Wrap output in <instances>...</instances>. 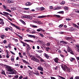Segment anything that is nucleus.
<instances>
[{
  "instance_id": "nucleus-1",
  "label": "nucleus",
  "mask_w": 79,
  "mask_h": 79,
  "mask_svg": "<svg viewBox=\"0 0 79 79\" xmlns=\"http://www.w3.org/2000/svg\"><path fill=\"white\" fill-rule=\"evenodd\" d=\"M20 42L21 43H22V44H23V47H26V45H27V49H29V50H31V47H30V46H29V44H27L26 43H24L23 41H20Z\"/></svg>"
},
{
  "instance_id": "nucleus-2",
  "label": "nucleus",
  "mask_w": 79,
  "mask_h": 79,
  "mask_svg": "<svg viewBox=\"0 0 79 79\" xmlns=\"http://www.w3.org/2000/svg\"><path fill=\"white\" fill-rule=\"evenodd\" d=\"M31 60H32V61H33L35 62H36V63H39L40 61L35 56H33L31 58Z\"/></svg>"
},
{
  "instance_id": "nucleus-3",
  "label": "nucleus",
  "mask_w": 79,
  "mask_h": 79,
  "mask_svg": "<svg viewBox=\"0 0 79 79\" xmlns=\"http://www.w3.org/2000/svg\"><path fill=\"white\" fill-rule=\"evenodd\" d=\"M6 71H8L9 72H13V69H11L10 66H8L7 65L6 67Z\"/></svg>"
},
{
  "instance_id": "nucleus-4",
  "label": "nucleus",
  "mask_w": 79,
  "mask_h": 79,
  "mask_svg": "<svg viewBox=\"0 0 79 79\" xmlns=\"http://www.w3.org/2000/svg\"><path fill=\"white\" fill-rule=\"evenodd\" d=\"M61 66V68L65 72L66 71V69L67 68V66L66 65H64V66L63 65H60Z\"/></svg>"
},
{
  "instance_id": "nucleus-5",
  "label": "nucleus",
  "mask_w": 79,
  "mask_h": 79,
  "mask_svg": "<svg viewBox=\"0 0 79 79\" xmlns=\"http://www.w3.org/2000/svg\"><path fill=\"white\" fill-rule=\"evenodd\" d=\"M23 18H27V19H29L30 20L32 19V17L28 15L23 16Z\"/></svg>"
},
{
  "instance_id": "nucleus-6",
  "label": "nucleus",
  "mask_w": 79,
  "mask_h": 79,
  "mask_svg": "<svg viewBox=\"0 0 79 79\" xmlns=\"http://www.w3.org/2000/svg\"><path fill=\"white\" fill-rule=\"evenodd\" d=\"M10 24H11V25L12 26H13L14 27H15L16 29H19V30H21V29L20 28H19V27L17 26L16 25H15L14 24H13L12 23H11Z\"/></svg>"
},
{
  "instance_id": "nucleus-7",
  "label": "nucleus",
  "mask_w": 79,
  "mask_h": 79,
  "mask_svg": "<svg viewBox=\"0 0 79 79\" xmlns=\"http://www.w3.org/2000/svg\"><path fill=\"white\" fill-rule=\"evenodd\" d=\"M48 16H50L49 15H48L47 16L46 15H42L41 16H39L38 17V18H46Z\"/></svg>"
},
{
  "instance_id": "nucleus-8",
  "label": "nucleus",
  "mask_w": 79,
  "mask_h": 79,
  "mask_svg": "<svg viewBox=\"0 0 79 79\" xmlns=\"http://www.w3.org/2000/svg\"><path fill=\"white\" fill-rule=\"evenodd\" d=\"M27 35L29 37H31V38H34L35 39V36L34 35L27 34Z\"/></svg>"
},
{
  "instance_id": "nucleus-9",
  "label": "nucleus",
  "mask_w": 79,
  "mask_h": 79,
  "mask_svg": "<svg viewBox=\"0 0 79 79\" xmlns=\"http://www.w3.org/2000/svg\"><path fill=\"white\" fill-rule=\"evenodd\" d=\"M65 72H68V73H70V72H71V69H70L69 68L67 67V69H66Z\"/></svg>"
},
{
  "instance_id": "nucleus-10",
  "label": "nucleus",
  "mask_w": 79,
  "mask_h": 79,
  "mask_svg": "<svg viewBox=\"0 0 79 79\" xmlns=\"http://www.w3.org/2000/svg\"><path fill=\"white\" fill-rule=\"evenodd\" d=\"M67 51L68 52H70L71 51H72V49H71V48L69 46H68V48H67Z\"/></svg>"
},
{
  "instance_id": "nucleus-11",
  "label": "nucleus",
  "mask_w": 79,
  "mask_h": 79,
  "mask_svg": "<svg viewBox=\"0 0 79 79\" xmlns=\"http://www.w3.org/2000/svg\"><path fill=\"white\" fill-rule=\"evenodd\" d=\"M37 69H38V70H40V71H44V69L43 68L40 66L38 67L37 68Z\"/></svg>"
},
{
  "instance_id": "nucleus-12",
  "label": "nucleus",
  "mask_w": 79,
  "mask_h": 79,
  "mask_svg": "<svg viewBox=\"0 0 79 79\" xmlns=\"http://www.w3.org/2000/svg\"><path fill=\"white\" fill-rule=\"evenodd\" d=\"M22 60H23V63H25V64H28L29 65L30 64H29L28 62H27L26 61V60H24L23 59H22Z\"/></svg>"
},
{
  "instance_id": "nucleus-13",
  "label": "nucleus",
  "mask_w": 79,
  "mask_h": 79,
  "mask_svg": "<svg viewBox=\"0 0 79 79\" xmlns=\"http://www.w3.org/2000/svg\"><path fill=\"white\" fill-rule=\"evenodd\" d=\"M36 31L38 32H40V31L42 32H45V30L42 29V28H39V29H38L36 30Z\"/></svg>"
},
{
  "instance_id": "nucleus-14",
  "label": "nucleus",
  "mask_w": 79,
  "mask_h": 79,
  "mask_svg": "<svg viewBox=\"0 0 79 79\" xmlns=\"http://www.w3.org/2000/svg\"><path fill=\"white\" fill-rule=\"evenodd\" d=\"M54 60L55 63H58V60H59L58 59V58L56 57V58L54 59Z\"/></svg>"
},
{
  "instance_id": "nucleus-15",
  "label": "nucleus",
  "mask_w": 79,
  "mask_h": 79,
  "mask_svg": "<svg viewBox=\"0 0 79 79\" xmlns=\"http://www.w3.org/2000/svg\"><path fill=\"white\" fill-rule=\"evenodd\" d=\"M44 55L45 57L47 59H48V58H49V57H50V56L48 55V54H47L46 53H44Z\"/></svg>"
},
{
  "instance_id": "nucleus-16",
  "label": "nucleus",
  "mask_w": 79,
  "mask_h": 79,
  "mask_svg": "<svg viewBox=\"0 0 79 79\" xmlns=\"http://www.w3.org/2000/svg\"><path fill=\"white\" fill-rule=\"evenodd\" d=\"M25 5L26 6H31V3L30 2H27L25 4Z\"/></svg>"
},
{
  "instance_id": "nucleus-17",
  "label": "nucleus",
  "mask_w": 79,
  "mask_h": 79,
  "mask_svg": "<svg viewBox=\"0 0 79 79\" xmlns=\"http://www.w3.org/2000/svg\"><path fill=\"white\" fill-rule=\"evenodd\" d=\"M19 21L24 25H26V23L23 20L20 19Z\"/></svg>"
},
{
  "instance_id": "nucleus-18",
  "label": "nucleus",
  "mask_w": 79,
  "mask_h": 79,
  "mask_svg": "<svg viewBox=\"0 0 79 79\" xmlns=\"http://www.w3.org/2000/svg\"><path fill=\"white\" fill-rule=\"evenodd\" d=\"M60 44H61V43H63L62 44H68V42H66L64 41H60Z\"/></svg>"
},
{
  "instance_id": "nucleus-19",
  "label": "nucleus",
  "mask_w": 79,
  "mask_h": 79,
  "mask_svg": "<svg viewBox=\"0 0 79 79\" xmlns=\"http://www.w3.org/2000/svg\"><path fill=\"white\" fill-rule=\"evenodd\" d=\"M24 42H32V43H34V41L32 40H24Z\"/></svg>"
},
{
  "instance_id": "nucleus-20",
  "label": "nucleus",
  "mask_w": 79,
  "mask_h": 79,
  "mask_svg": "<svg viewBox=\"0 0 79 79\" xmlns=\"http://www.w3.org/2000/svg\"><path fill=\"white\" fill-rule=\"evenodd\" d=\"M70 61L72 62H73V61H74L75 60V58L71 57V58L70 59Z\"/></svg>"
},
{
  "instance_id": "nucleus-21",
  "label": "nucleus",
  "mask_w": 79,
  "mask_h": 79,
  "mask_svg": "<svg viewBox=\"0 0 79 79\" xmlns=\"http://www.w3.org/2000/svg\"><path fill=\"white\" fill-rule=\"evenodd\" d=\"M0 24H2V25H4V24H5V23L3 21V20H2L1 21H0Z\"/></svg>"
},
{
  "instance_id": "nucleus-22",
  "label": "nucleus",
  "mask_w": 79,
  "mask_h": 79,
  "mask_svg": "<svg viewBox=\"0 0 79 79\" xmlns=\"http://www.w3.org/2000/svg\"><path fill=\"white\" fill-rule=\"evenodd\" d=\"M7 2L9 3H11L13 2V1L12 0H8L7 1Z\"/></svg>"
},
{
  "instance_id": "nucleus-23",
  "label": "nucleus",
  "mask_w": 79,
  "mask_h": 79,
  "mask_svg": "<svg viewBox=\"0 0 79 79\" xmlns=\"http://www.w3.org/2000/svg\"><path fill=\"white\" fill-rule=\"evenodd\" d=\"M71 39H72V38L69 37L65 38V39H66V40H71Z\"/></svg>"
},
{
  "instance_id": "nucleus-24",
  "label": "nucleus",
  "mask_w": 79,
  "mask_h": 79,
  "mask_svg": "<svg viewBox=\"0 0 79 79\" xmlns=\"http://www.w3.org/2000/svg\"><path fill=\"white\" fill-rule=\"evenodd\" d=\"M31 27H34V28H37L38 27L37 26L34 25H31Z\"/></svg>"
},
{
  "instance_id": "nucleus-25",
  "label": "nucleus",
  "mask_w": 79,
  "mask_h": 79,
  "mask_svg": "<svg viewBox=\"0 0 79 79\" xmlns=\"http://www.w3.org/2000/svg\"><path fill=\"white\" fill-rule=\"evenodd\" d=\"M54 17H57L58 18H61V16L59 15H54Z\"/></svg>"
},
{
  "instance_id": "nucleus-26",
  "label": "nucleus",
  "mask_w": 79,
  "mask_h": 79,
  "mask_svg": "<svg viewBox=\"0 0 79 79\" xmlns=\"http://www.w3.org/2000/svg\"><path fill=\"white\" fill-rule=\"evenodd\" d=\"M73 26H74V27H76L78 29H79V26H77V25H76V24H74Z\"/></svg>"
},
{
  "instance_id": "nucleus-27",
  "label": "nucleus",
  "mask_w": 79,
  "mask_h": 79,
  "mask_svg": "<svg viewBox=\"0 0 79 79\" xmlns=\"http://www.w3.org/2000/svg\"><path fill=\"white\" fill-rule=\"evenodd\" d=\"M28 50H29V49H27V54H28V56H29L30 55H31V53H30V52H29Z\"/></svg>"
},
{
  "instance_id": "nucleus-28",
  "label": "nucleus",
  "mask_w": 79,
  "mask_h": 79,
  "mask_svg": "<svg viewBox=\"0 0 79 79\" xmlns=\"http://www.w3.org/2000/svg\"><path fill=\"white\" fill-rule=\"evenodd\" d=\"M1 74H4V75H6V74H5V72L4 70H2Z\"/></svg>"
},
{
  "instance_id": "nucleus-29",
  "label": "nucleus",
  "mask_w": 79,
  "mask_h": 79,
  "mask_svg": "<svg viewBox=\"0 0 79 79\" xmlns=\"http://www.w3.org/2000/svg\"><path fill=\"white\" fill-rule=\"evenodd\" d=\"M45 10V8L43 7H40V11Z\"/></svg>"
},
{
  "instance_id": "nucleus-30",
  "label": "nucleus",
  "mask_w": 79,
  "mask_h": 79,
  "mask_svg": "<svg viewBox=\"0 0 79 79\" xmlns=\"http://www.w3.org/2000/svg\"><path fill=\"white\" fill-rule=\"evenodd\" d=\"M3 13H4V15H10V14H9V13H8L7 12H3Z\"/></svg>"
},
{
  "instance_id": "nucleus-31",
  "label": "nucleus",
  "mask_w": 79,
  "mask_h": 79,
  "mask_svg": "<svg viewBox=\"0 0 79 79\" xmlns=\"http://www.w3.org/2000/svg\"><path fill=\"white\" fill-rule=\"evenodd\" d=\"M57 13H59V14H64V11H60L57 12Z\"/></svg>"
},
{
  "instance_id": "nucleus-32",
  "label": "nucleus",
  "mask_w": 79,
  "mask_h": 79,
  "mask_svg": "<svg viewBox=\"0 0 79 79\" xmlns=\"http://www.w3.org/2000/svg\"><path fill=\"white\" fill-rule=\"evenodd\" d=\"M36 23L38 24H42V22H41V21L40 20L37 21Z\"/></svg>"
},
{
  "instance_id": "nucleus-33",
  "label": "nucleus",
  "mask_w": 79,
  "mask_h": 79,
  "mask_svg": "<svg viewBox=\"0 0 79 79\" xmlns=\"http://www.w3.org/2000/svg\"><path fill=\"white\" fill-rule=\"evenodd\" d=\"M34 74H36V75H39L40 73H38V71H36L35 72V73H34Z\"/></svg>"
},
{
  "instance_id": "nucleus-34",
  "label": "nucleus",
  "mask_w": 79,
  "mask_h": 79,
  "mask_svg": "<svg viewBox=\"0 0 79 79\" xmlns=\"http://www.w3.org/2000/svg\"><path fill=\"white\" fill-rule=\"evenodd\" d=\"M74 30H75V28H72L70 29V31L71 32H72L73 31H74Z\"/></svg>"
},
{
  "instance_id": "nucleus-35",
  "label": "nucleus",
  "mask_w": 79,
  "mask_h": 79,
  "mask_svg": "<svg viewBox=\"0 0 79 79\" xmlns=\"http://www.w3.org/2000/svg\"><path fill=\"white\" fill-rule=\"evenodd\" d=\"M64 10H68V7H67L65 6L64 7Z\"/></svg>"
},
{
  "instance_id": "nucleus-36",
  "label": "nucleus",
  "mask_w": 79,
  "mask_h": 79,
  "mask_svg": "<svg viewBox=\"0 0 79 79\" xmlns=\"http://www.w3.org/2000/svg\"><path fill=\"white\" fill-rule=\"evenodd\" d=\"M50 49H51L49 47H47L46 48V51H47V52H48L49 51L48 50H50Z\"/></svg>"
},
{
  "instance_id": "nucleus-37",
  "label": "nucleus",
  "mask_w": 79,
  "mask_h": 79,
  "mask_svg": "<svg viewBox=\"0 0 79 79\" xmlns=\"http://www.w3.org/2000/svg\"><path fill=\"white\" fill-rule=\"evenodd\" d=\"M4 37H5V35H1V38L2 39H4Z\"/></svg>"
},
{
  "instance_id": "nucleus-38",
  "label": "nucleus",
  "mask_w": 79,
  "mask_h": 79,
  "mask_svg": "<svg viewBox=\"0 0 79 79\" xmlns=\"http://www.w3.org/2000/svg\"><path fill=\"white\" fill-rule=\"evenodd\" d=\"M76 13H79V9H76L75 10Z\"/></svg>"
},
{
  "instance_id": "nucleus-39",
  "label": "nucleus",
  "mask_w": 79,
  "mask_h": 79,
  "mask_svg": "<svg viewBox=\"0 0 79 79\" xmlns=\"http://www.w3.org/2000/svg\"><path fill=\"white\" fill-rule=\"evenodd\" d=\"M61 5H64L65 4V2L64 1H62V2L60 3Z\"/></svg>"
},
{
  "instance_id": "nucleus-40",
  "label": "nucleus",
  "mask_w": 79,
  "mask_h": 79,
  "mask_svg": "<svg viewBox=\"0 0 79 79\" xmlns=\"http://www.w3.org/2000/svg\"><path fill=\"white\" fill-rule=\"evenodd\" d=\"M66 21H70V20H71V19H69V18H67L66 19Z\"/></svg>"
},
{
  "instance_id": "nucleus-41",
  "label": "nucleus",
  "mask_w": 79,
  "mask_h": 79,
  "mask_svg": "<svg viewBox=\"0 0 79 79\" xmlns=\"http://www.w3.org/2000/svg\"><path fill=\"white\" fill-rule=\"evenodd\" d=\"M6 11H8V12H10V13H11V10H10L8 9H6Z\"/></svg>"
},
{
  "instance_id": "nucleus-42",
  "label": "nucleus",
  "mask_w": 79,
  "mask_h": 79,
  "mask_svg": "<svg viewBox=\"0 0 79 79\" xmlns=\"http://www.w3.org/2000/svg\"><path fill=\"white\" fill-rule=\"evenodd\" d=\"M48 25L49 26H53V24L52 23H48Z\"/></svg>"
},
{
  "instance_id": "nucleus-43",
  "label": "nucleus",
  "mask_w": 79,
  "mask_h": 79,
  "mask_svg": "<svg viewBox=\"0 0 79 79\" xmlns=\"http://www.w3.org/2000/svg\"><path fill=\"white\" fill-rule=\"evenodd\" d=\"M8 47H9V49H10V48H11V45L10 44H9L8 45Z\"/></svg>"
},
{
  "instance_id": "nucleus-44",
  "label": "nucleus",
  "mask_w": 79,
  "mask_h": 79,
  "mask_svg": "<svg viewBox=\"0 0 79 79\" xmlns=\"http://www.w3.org/2000/svg\"><path fill=\"white\" fill-rule=\"evenodd\" d=\"M63 26V24H60L59 26V27H60V28H61Z\"/></svg>"
},
{
  "instance_id": "nucleus-45",
  "label": "nucleus",
  "mask_w": 79,
  "mask_h": 79,
  "mask_svg": "<svg viewBox=\"0 0 79 79\" xmlns=\"http://www.w3.org/2000/svg\"><path fill=\"white\" fill-rule=\"evenodd\" d=\"M15 66H18V67H19V66H20V64H15Z\"/></svg>"
},
{
  "instance_id": "nucleus-46",
  "label": "nucleus",
  "mask_w": 79,
  "mask_h": 79,
  "mask_svg": "<svg viewBox=\"0 0 79 79\" xmlns=\"http://www.w3.org/2000/svg\"><path fill=\"white\" fill-rule=\"evenodd\" d=\"M18 77H19V76H18V75H15L14 76V77H15V78H16V79H18Z\"/></svg>"
},
{
  "instance_id": "nucleus-47",
  "label": "nucleus",
  "mask_w": 79,
  "mask_h": 79,
  "mask_svg": "<svg viewBox=\"0 0 79 79\" xmlns=\"http://www.w3.org/2000/svg\"><path fill=\"white\" fill-rule=\"evenodd\" d=\"M40 61L41 62V63H42L43 62H44L45 61L44 60L42 59V58L40 59Z\"/></svg>"
},
{
  "instance_id": "nucleus-48",
  "label": "nucleus",
  "mask_w": 79,
  "mask_h": 79,
  "mask_svg": "<svg viewBox=\"0 0 79 79\" xmlns=\"http://www.w3.org/2000/svg\"><path fill=\"white\" fill-rule=\"evenodd\" d=\"M40 36H41V37H44V36L42 34L40 33Z\"/></svg>"
},
{
  "instance_id": "nucleus-49",
  "label": "nucleus",
  "mask_w": 79,
  "mask_h": 79,
  "mask_svg": "<svg viewBox=\"0 0 79 79\" xmlns=\"http://www.w3.org/2000/svg\"><path fill=\"white\" fill-rule=\"evenodd\" d=\"M15 73H16V71H15V72H11V74H15Z\"/></svg>"
},
{
  "instance_id": "nucleus-50",
  "label": "nucleus",
  "mask_w": 79,
  "mask_h": 79,
  "mask_svg": "<svg viewBox=\"0 0 79 79\" xmlns=\"http://www.w3.org/2000/svg\"><path fill=\"white\" fill-rule=\"evenodd\" d=\"M23 76H21L19 77V79H23Z\"/></svg>"
},
{
  "instance_id": "nucleus-51",
  "label": "nucleus",
  "mask_w": 79,
  "mask_h": 79,
  "mask_svg": "<svg viewBox=\"0 0 79 79\" xmlns=\"http://www.w3.org/2000/svg\"><path fill=\"white\" fill-rule=\"evenodd\" d=\"M23 56H26V53L25 52H23Z\"/></svg>"
},
{
  "instance_id": "nucleus-52",
  "label": "nucleus",
  "mask_w": 79,
  "mask_h": 79,
  "mask_svg": "<svg viewBox=\"0 0 79 79\" xmlns=\"http://www.w3.org/2000/svg\"><path fill=\"white\" fill-rule=\"evenodd\" d=\"M10 52L11 53H12V55H15V53H13V52L10 51Z\"/></svg>"
},
{
  "instance_id": "nucleus-53",
  "label": "nucleus",
  "mask_w": 79,
  "mask_h": 79,
  "mask_svg": "<svg viewBox=\"0 0 79 79\" xmlns=\"http://www.w3.org/2000/svg\"><path fill=\"white\" fill-rule=\"evenodd\" d=\"M60 7H57V8H55L54 10H60Z\"/></svg>"
},
{
  "instance_id": "nucleus-54",
  "label": "nucleus",
  "mask_w": 79,
  "mask_h": 79,
  "mask_svg": "<svg viewBox=\"0 0 79 79\" xmlns=\"http://www.w3.org/2000/svg\"><path fill=\"white\" fill-rule=\"evenodd\" d=\"M37 8V10H38V11H40V8Z\"/></svg>"
},
{
  "instance_id": "nucleus-55",
  "label": "nucleus",
  "mask_w": 79,
  "mask_h": 79,
  "mask_svg": "<svg viewBox=\"0 0 79 79\" xmlns=\"http://www.w3.org/2000/svg\"><path fill=\"white\" fill-rule=\"evenodd\" d=\"M70 53L71 54H72V55H74V52L73 51H71Z\"/></svg>"
},
{
  "instance_id": "nucleus-56",
  "label": "nucleus",
  "mask_w": 79,
  "mask_h": 79,
  "mask_svg": "<svg viewBox=\"0 0 79 79\" xmlns=\"http://www.w3.org/2000/svg\"><path fill=\"white\" fill-rule=\"evenodd\" d=\"M37 42H38V43H42V41L40 40H38L37 41Z\"/></svg>"
},
{
  "instance_id": "nucleus-57",
  "label": "nucleus",
  "mask_w": 79,
  "mask_h": 79,
  "mask_svg": "<svg viewBox=\"0 0 79 79\" xmlns=\"http://www.w3.org/2000/svg\"><path fill=\"white\" fill-rule=\"evenodd\" d=\"M75 79H79V76H76L75 77Z\"/></svg>"
},
{
  "instance_id": "nucleus-58",
  "label": "nucleus",
  "mask_w": 79,
  "mask_h": 79,
  "mask_svg": "<svg viewBox=\"0 0 79 79\" xmlns=\"http://www.w3.org/2000/svg\"><path fill=\"white\" fill-rule=\"evenodd\" d=\"M3 8H4V9H6V6H5L4 5H3Z\"/></svg>"
},
{
  "instance_id": "nucleus-59",
  "label": "nucleus",
  "mask_w": 79,
  "mask_h": 79,
  "mask_svg": "<svg viewBox=\"0 0 79 79\" xmlns=\"http://www.w3.org/2000/svg\"><path fill=\"white\" fill-rule=\"evenodd\" d=\"M59 66H57L55 68V69L56 70H57L58 69V68Z\"/></svg>"
},
{
  "instance_id": "nucleus-60",
  "label": "nucleus",
  "mask_w": 79,
  "mask_h": 79,
  "mask_svg": "<svg viewBox=\"0 0 79 79\" xmlns=\"http://www.w3.org/2000/svg\"><path fill=\"white\" fill-rule=\"evenodd\" d=\"M8 29L10 30V31H13L12 29H11V28H10V27H8Z\"/></svg>"
},
{
  "instance_id": "nucleus-61",
  "label": "nucleus",
  "mask_w": 79,
  "mask_h": 79,
  "mask_svg": "<svg viewBox=\"0 0 79 79\" xmlns=\"http://www.w3.org/2000/svg\"><path fill=\"white\" fill-rule=\"evenodd\" d=\"M76 47H77V48H79V44H77L76 45Z\"/></svg>"
},
{
  "instance_id": "nucleus-62",
  "label": "nucleus",
  "mask_w": 79,
  "mask_h": 79,
  "mask_svg": "<svg viewBox=\"0 0 79 79\" xmlns=\"http://www.w3.org/2000/svg\"><path fill=\"white\" fill-rule=\"evenodd\" d=\"M51 79H56L55 78L53 77H51Z\"/></svg>"
},
{
  "instance_id": "nucleus-63",
  "label": "nucleus",
  "mask_w": 79,
  "mask_h": 79,
  "mask_svg": "<svg viewBox=\"0 0 79 79\" xmlns=\"http://www.w3.org/2000/svg\"><path fill=\"white\" fill-rule=\"evenodd\" d=\"M47 46H50V43H47Z\"/></svg>"
},
{
  "instance_id": "nucleus-64",
  "label": "nucleus",
  "mask_w": 79,
  "mask_h": 79,
  "mask_svg": "<svg viewBox=\"0 0 79 79\" xmlns=\"http://www.w3.org/2000/svg\"><path fill=\"white\" fill-rule=\"evenodd\" d=\"M77 52L79 53V48H77Z\"/></svg>"
}]
</instances>
